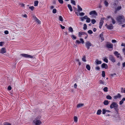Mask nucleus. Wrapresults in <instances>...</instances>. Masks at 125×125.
Masks as SVG:
<instances>
[{"mask_svg": "<svg viewBox=\"0 0 125 125\" xmlns=\"http://www.w3.org/2000/svg\"><path fill=\"white\" fill-rule=\"evenodd\" d=\"M82 60L83 61L86 62V57L85 56H84L82 58Z\"/></svg>", "mask_w": 125, "mask_h": 125, "instance_id": "nucleus-31", "label": "nucleus"}, {"mask_svg": "<svg viewBox=\"0 0 125 125\" xmlns=\"http://www.w3.org/2000/svg\"><path fill=\"white\" fill-rule=\"evenodd\" d=\"M105 72L104 71L102 72V76L103 77H104L105 76Z\"/></svg>", "mask_w": 125, "mask_h": 125, "instance_id": "nucleus-44", "label": "nucleus"}, {"mask_svg": "<svg viewBox=\"0 0 125 125\" xmlns=\"http://www.w3.org/2000/svg\"><path fill=\"white\" fill-rule=\"evenodd\" d=\"M99 83L100 84H104V82L103 81H102L101 80H100L99 81Z\"/></svg>", "mask_w": 125, "mask_h": 125, "instance_id": "nucleus-38", "label": "nucleus"}, {"mask_svg": "<svg viewBox=\"0 0 125 125\" xmlns=\"http://www.w3.org/2000/svg\"><path fill=\"white\" fill-rule=\"evenodd\" d=\"M102 114H105L106 112V110L105 109H103L102 110Z\"/></svg>", "mask_w": 125, "mask_h": 125, "instance_id": "nucleus-39", "label": "nucleus"}, {"mask_svg": "<svg viewBox=\"0 0 125 125\" xmlns=\"http://www.w3.org/2000/svg\"><path fill=\"white\" fill-rule=\"evenodd\" d=\"M104 61L106 63H107L108 62V60L106 58H105L104 59Z\"/></svg>", "mask_w": 125, "mask_h": 125, "instance_id": "nucleus-49", "label": "nucleus"}, {"mask_svg": "<svg viewBox=\"0 0 125 125\" xmlns=\"http://www.w3.org/2000/svg\"><path fill=\"white\" fill-rule=\"evenodd\" d=\"M96 21L95 19H93L91 20V22L93 24H94Z\"/></svg>", "mask_w": 125, "mask_h": 125, "instance_id": "nucleus-43", "label": "nucleus"}, {"mask_svg": "<svg viewBox=\"0 0 125 125\" xmlns=\"http://www.w3.org/2000/svg\"><path fill=\"white\" fill-rule=\"evenodd\" d=\"M116 20L119 24H122L125 22V18L124 15H121L118 16L116 18Z\"/></svg>", "mask_w": 125, "mask_h": 125, "instance_id": "nucleus-1", "label": "nucleus"}, {"mask_svg": "<svg viewBox=\"0 0 125 125\" xmlns=\"http://www.w3.org/2000/svg\"><path fill=\"white\" fill-rule=\"evenodd\" d=\"M125 101V98H124L122 99V100L119 102V104L120 105L122 104Z\"/></svg>", "mask_w": 125, "mask_h": 125, "instance_id": "nucleus-22", "label": "nucleus"}, {"mask_svg": "<svg viewBox=\"0 0 125 125\" xmlns=\"http://www.w3.org/2000/svg\"><path fill=\"white\" fill-rule=\"evenodd\" d=\"M71 38L73 39L74 40L76 39V37L73 34H72L71 36Z\"/></svg>", "mask_w": 125, "mask_h": 125, "instance_id": "nucleus-25", "label": "nucleus"}, {"mask_svg": "<svg viewBox=\"0 0 125 125\" xmlns=\"http://www.w3.org/2000/svg\"><path fill=\"white\" fill-rule=\"evenodd\" d=\"M121 92L123 93H125V88L124 89L123 88H122L121 89Z\"/></svg>", "mask_w": 125, "mask_h": 125, "instance_id": "nucleus-45", "label": "nucleus"}, {"mask_svg": "<svg viewBox=\"0 0 125 125\" xmlns=\"http://www.w3.org/2000/svg\"><path fill=\"white\" fill-rule=\"evenodd\" d=\"M38 3L39 2L38 0L35 1L34 2V6H37Z\"/></svg>", "mask_w": 125, "mask_h": 125, "instance_id": "nucleus-27", "label": "nucleus"}, {"mask_svg": "<svg viewBox=\"0 0 125 125\" xmlns=\"http://www.w3.org/2000/svg\"><path fill=\"white\" fill-rule=\"evenodd\" d=\"M108 100H105L104 102V104L105 105H108Z\"/></svg>", "mask_w": 125, "mask_h": 125, "instance_id": "nucleus-28", "label": "nucleus"}, {"mask_svg": "<svg viewBox=\"0 0 125 125\" xmlns=\"http://www.w3.org/2000/svg\"><path fill=\"white\" fill-rule=\"evenodd\" d=\"M11 89V87L10 86H8V89L9 90H10Z\"/></svg>", "mask_w": 125, "mask_h": 125, "instance_id": "nucleus-53", "label": "nucleus"}, {"mask_svg": "<svg viewBox=\"0 0 125 125\" xmlns=\"http://www.w3.org/2000/svg\"><path fill=\"white\" fill-rule=\"evenodd\" d=\"M77 6L78 11H82L83 10L82 9L79 5H78Z\"/></svg>", "mask_w": 125, "mask_h": 125, "instance_id": "nucleus-23", "label": "nucleus"}, {"mask_svg": "<svg viewBox=\"0 0 125 125\" xmlns=\"http://www.w3.org/2000/svg\"><path fill=\"white\" fill-rule=\"evenodd\" d=\"M106 47L108 48H113V45L111 43L108 42L106 45Z\"/></svg>", "mask_w": 125, "mask_h": 125, "instance_id": "nucleus-7", "label": "nucleus"}, {"mask_svg": "<svg viewBox=\"0 0 125 125\" xmlns=\"http://www.w3.org/2000/svg\"><path fill=\"white\" fill-rule=\"evenodd\" d=\"M83 18L85 19H87L88 18V17L87 16H84L83 17Z\"/></svg>", "mask_w": 125, "mask_h": 125, "instance_id": "nucleus-57", "label": "nucleus"}, {"mask_svg": "<svg viewBox=\"0 0 125 125\" xmlns=\"http://www.w3.org/2000/svg\"><path fill=\"white\" fill-rule=\"evenodd\" d=\"M118 106L117 104L115 102H113L111 104L110 107L111 109L114 108L116 111H118Z\"/></svg>", "mask_w": 125, "mask_h": 125, "instance_id": "nucleus-2", "label": "nucleus"}, {"mask_svg": "<svg viewBox=\"0 0 125 125\" xmlns=\"http://www.w3.org/2000/svg\"><path fill=\"white\" fill-rule=\"evenodd\" d=\"M121 46H125V44L124 43H122L121 44Z\"/></svg>", "mask_w": 125, "mask_h": 125, "instance_id": "nucleus-63", "label": "nucleus"}, {"mask_svg": "<svg viewBox=\"0 0 125 125\" xmlns=\"http://www.w3.org/2000/svg\"><path fill=\"white\" fill-rule=\"evenodd\" d=\"M74 121L76 122L78 120V118L76 116H74Z\"/></svg>", "mask_w": 125, "mask_h": 125, "instance_id": "nucleus-37", "label": "nucleus"}, {"mask_svg": "<svg viewBox=\"0 0 125 125\" xmlns=\"http://www.w3.org/2000/svg\"><path fill=\"white\" fill-rule=\"evenodd\" d=\"M85 34L86 35H87V34L84 32H80L78 33L79 36V37H81L82 35H84Z\"/></svg>", "mask_w": 125, "mask_h": 125, "instance_id": "nucleus-13", "label": "nucleus"}, {"mask_svg": "<svg viewBox=\"0 0 125 125\" xmlns=\"http://www.w3.org/2000/svg\"><path fill=\"white\" fill-rule=\"evenodd\" d=\"M122 66L123 67H125V62L123 63L122 64Z\"/></svg>", "mask_w": 125, "mask_h": 125, "instance_id": "nucleus-61", "label": "nucleus"}, {"mask_svg": "<svg viewBox=\"0 0 125 125\" xmlns=\"http://www.w3.org/2000/svg\"><path fill=\"white\" fill-rule=\"evenodd\" d=\"M101 67L102 68L107 69L108 68V66L107 64L105 63H103L101 65Z\"/></svg>", "mask_w": 125, "mask_h": 125, "instance_id": "nucleus-11", "label": "nucleus"}, {"mask_svg": "<svg viewBox=\"0 0 125 125\" xmlns=\"http://www.w3.org/2000/svg\"><path fill=\"white\" fill-rule=\"evenodd\" d=\"M85 44L86 48L88 49L90 48V47L92 45V44L89 41H87L85 42Z\"/></svg>", "mask_w": 125, "mask_h": 125, "instance_id": "nucleus-5", "label": "nucleus"}, {"mask_svg": "<svg viewBox=\"0 0 125 125\" xmlns=\"http://www.w3.org/2000/svg\"><path fill=\"white\" fill-rule=\"evenodd\" d=\"M4 33L6 34H8L9 33V32L7 31H4Z\"/></svg>", "mask_w": 125, "mask_h": 125, "instance_id": "nucleus-55", "label": "nucleus"}, {"mask_svg": "<svg viewBox=\"0 0 125 125\" xmlns=\"http://www.w3.org/2000/svg\"><path fill=\"white\" fill-rule=\"evenodd\" d=\"M95 69L96 70H98L100 69V68L99 67L97 66V67H95Z\"/></svg>", "mask_w": 125, "mask_h": 125, "instance_id": "nucleus-58", "label": "nucleus"}, {"mask_svg": "<svg viewBox=\"0 0 125 125\" xmlns=\"http://www.w3.org/2000/svg\"><path fill=\"white\" fill-rule=\"evenodd\" d=\"M115 55L116 56L117 58H120L121 57V55L120 53H118L117 51H115L114 53Z\"/></svg>", "mask_w": 125, "mask_h": 125, "instance_id": "nucleus-10", "label": "nucleus"}, {"mask_svg": "<svg viewBox=\"0 0 125 125\" xmlns=\"http://www.w3.org/2000/svg\"><path fill=\"white\" fill-rule=\"evenodd\" d=\"M95 62L97 64H100L102 63V62L101 61H99L98 59L96 60Z\"/></svg>", "mask_w": 125, "mask_h": 125, "instance_id": "nucleus-21", "label": "nucleus"}, {"mask_svg": "<svg viewBox=\"0 0 125 125\" xmlns=\"http://www.w3.org/2000/svg\"><path fill=\"white\" fill-rule=\"evenodd\" d=\"M22 56L25 57L32 58L33 57V56L27 54H21Z\"/></svg>", "mask_w": 125, "mask_h": 125, "instance_id": "nucleus-4", "label": "nucleus"}, {"mask_svg": "<svg viewBox=\"0 0 125 125\" xmlns=\"http://www.w3.org/2000/svg\"><path fill=\"white\" fill-rule=\"evenodd\" d=\"M102 112V111L101 110H98L96 114L97 115H100Z\"/></svg>", "mask_w": 125, "mask_h": 125, "instance_id": "nucleus-29", "label": "nucleus"}, {"mask_svg": "<svg viewBox=\"0 0 125 125\" xmlns=\"http://www.w3.org/2000/svg\"><path fill=\"white\" fill-rule=\"evenodd\" d=\"M122 50L123 52H125V48H123L122 49Z\"/></svg>", "mask_w": 125, "mask_h": 125, "instance_id": "nucleus-64", "label": "nucleus"}, {"mask_svg": "<svg viewBox=\"0 0 125 125\" xmlns=\"http://www.w3.org/2000/svg\"><path fill=\"white\" fill-rule=\"evenodd\" d=\"M4 125H11L8 123L5 122L4 124Z\"/></svg>", "mask_w": 125, "mask_h": 125, "instance_id": "nucleus-50", "label": "nucleus"}, {"mask_svg": "<svg viewBox=\"0 0 125 125\" xmlns=\"http://www.w3.org/2000/svg\"><path fill=\"white\" fill-rule=\"evenodd\" d=\"M89 14L90 15H97V13H96V11L95 10H93L90 12Z\"/></svg>", "mask_w": 125, "mask_h": 125, "instance_id": "nucleus-12", "label": "nucleus"}, {"mask_svg": "<svg viewBox=\"0 0 125 125\" xmlns=\"http://www.w3.org/2000/svg\"><path fill=\"white\" fill-rule=\"evenodd\" d=\"M34 19L35 21L37 22L38 24H40L41 23L40 21L36 17H34Z\"/></svg>", "mask_w": 125, "mask_h": 125, "instance_id": "nucleus-17", "label": "nucleus"}, {"mask_svg": "<svg viewBox=\"0 0 125 125\" xmlns=\"http://www.w3.org/2000/svg\"><path fill=\"white\" fill-rule=\"evenodd\" d=\"M60 27H61V28L62 29H64L65 28V27L64 26H62L61 24L60 25Z\"/></svg>", "mask_w": 125, "mask_h": 125, "instance_id": "nucleus-54", "label": "nucleus"}, {"mask_svg": "<svg viewBox=\"0 0 125 125\" xmlns=\"http://www.w3.org/2000/svg\"><path fill=\"white\" fill-rule=\"evenodd\" d=\"M104 4L105 6L106 7H107L108 5V3L106 0H105L104 2Z\"/></svg>", "mask_w": 125, "mask_h": 125, "instance_id": "nucleus-30", "label": "nucleus"}, {"mask_svg": "<svg viewBox=\"0 0 125 125\" xmlns=\"http://www.w3.org/2000/svg\"><path fill=\"white\" fill-rule=\"evenodd\" d=\"M3 42H0V46H2V44L3 43Z\"/></svg>", "mask_w": 125, "mask_h": 125, "instance_id": "nucleus-62", "label": "nucleus"}, {"mask_svg": "<svg viewBox=\"0 0 125 125\" xmlns=\"http://www.w3.org/2000/svg\"><path fill=\"white\" fill-rule=\"evenodd\" d=\"M88 33L90 34H92L93 33V32L91 30H89L88 31Z\"/></svg>", "mask_w": 125, "mask_h": 125, "instance_id": "nucleus-47", "label": "nucleus"}, {"mask_svg": "<svg viewBox=\"0 0 125 125\" xmlns=\"http://www.w3.org/2000/svg\"><path fill=\"white\" fill-rule=\"evenodd\" d=\"M69 31L71 32H73V30L72 27H70L68 29Z\"/></svg>", "mask_w": 125, "mask_h": 125, "instance_id": "nucleus-26", "label": "nucleus"}, {"mask_svg": "<svg viewBox=\"0 0 125 125\" xmlns=\"http://www.w3.org/2000/svg\"><path fill=\"white\" fill-rule=\"evenodd\" d=\"M107 28L108 29L111 30L113 28V26L112 24H110L107 25Z\"/></svg>", "mask_w": 125, "mask_h": 125, "instance_id": "nucleus-14", "label": "nucleus"}, {"mask_svg": "<svg viewBox=\"0 0 125 125\" xmlns=\"http://www.w3.org/2000/svg\"><path fill=\"white\" fill-rule=\"evenodd\" d=\"M87 28V26L86 24H84L83 25V29L84 30H86Z\"/></svg>", "mask_w": 125, "mask_h": 125, "instance_id": "nucleus-36", "label": "nucleus"}, {"mask_svg": "<svg viewBox=\"0 0 125 125\" xmlns=\"http://www.w3.org/2000/svg\"><path fill=\"white\" fill-rule=\"evenodd\" d=\"M121 97V95L118 94L117 95H115L114 96V98L115 99H117L118 98H119Z\"/></svg>", "mask_w": 125, "mask_h": 125, "instance_id": "nucleus-15", "label": "nucleus"}, {"mask_svg": "<svg viewBox=\"0 0 125 125\" xmlns=\"http://www.w3.org/2000/svg\"><path fill=\"white\" fill-rule=\"evenodd\" d=\"M80 40L81 42H80L79 40H76L75 43L76 44H79L81 43L82 44H83L84 43V42L83 39L81 38L80 39Z\"/></svg>", "mask_w": 125, "mask_h": 125, "instance_id": "nucleus-8", "label": "nucleus"}, {"mask_svg": "<svg viewBox=\"0 0 125 125\" xmlns=\"http://www.w3.org/2000/svg\"><path fill=\"white\" fill-rule=\"evenodd\" d=\"M109 59L113 62H115L116 61L115 57L112 55H110L109 56Z\"/></svg>", "mask_w": 125, "mask_h": 125, "instance_id": "nucleus-6", "label": "nucleus"}, {"mask_svg": "<svg viewBox=\"0 0 125 125\" xmlns=\"http://www.w3.org/2000/svg\"><path fill=\"white\" fill-rule=\"evenodd\" d=\"M84 105V104H78L77 105V107L78 108H79L82 107Z\"/></svg>", "mask_w": 125, "mask_h": 125, "instance_id": "nucleus-19", "label": "nucleus"}, {"mask_svg": "<svg viewBox=\"0 0 125 125\" xmlns=\"http://www.w3.org/2000/svg\"><path fill=\"white\" fill-rule=\"evenodd\" d=\"M91 20L90 19L88 18L86 20V22L88 23H89L90 22Z\"/></svg>", "mask_w": 125, "mask_h": 125, "instance_id": "nucleus-42", "label": "nucleus"}, {"mask_svg": "<svg viewBox=\"0 0 125 125\" xmlns=\"http://www.w3.org/2000/svg\"><path fill=\"white\" fill-rule=\"evenodd\" d=\"M86 67L88 70H90V67L89 65H87L86 66Z\"/></svg>", "mask_w": 125, "mask_h": 125, "instance_id": "nucleus-34", "label": "nucleus"}, {"mask_svg": "<svg viewBox=\"0 0 125 125\" xmlns=\"http://www.w3.org/2000/svg\"><path fill=\"white\" fill-rule=\"evenodd\" d=\"M122 7L121 6H118L115 9L116 11L119 10L121 9Z\"/></svg>", "mask_w": 125, "mask_h": 125, "instance_id": "nucleus-24", "label": "nucleus"}, {"mask_svg": "<svg viewBox=\"0 0 125 125\" xmlns=\"http://www.w3.org/2000/svg\"><path fill=\"white\" fill-rule=\"evenodd\" d=\"M56 12V9H54L52 10V12L53 13H55Z\"/></svg>", "mask_w": 125, "mask_h": 125, "instance_id": "nucleus-51", "label": "nucleus"}, {"mask_svg": "<svg viewBox=\"0 0 125 125\" xmlns=\"http://www.w3.org/2000/svg\"><path fill=\"white\" fill-rule=\"evenodd\" d=\"M68 7L69 9L71 11H73V9L71 5L69 4H68Z\"/></svg>", "mask_w": 125, "mask_h": 125, "instance_id": "nucleus-20", "label": "nucleus"}, {"mask_svg": "<svg viewBox=\"0 0 125 125\" xmlns=\"http://www.w3.org/2000/svg\"><path fill=\"white\" fill-rule=\"evenodd\" d=\"M59 20L61 21H63V18L61 16H59Z\"/></svg>", "mask_w": 125, "mask_h": 125, "instance_id": "nucleus-32", "label": "nucleus"}, {"mask_svg": "<svg viewBox=\"0 0 125 125\" xmlns=\"http://www.w3.org/2000/svg\"><path fill=\"white\" fill-rule=\"evenodd\" d=\"M103 33L102 32V33L100 35V37L101 38L102 41L104 40V38L103 37Z\"/></svg>", "mask_w": 125, "mask_h": 125, "instance_id": "nucleus-18", "label": "nucleus"}, {"mask_svg": "<svg viewBox=\"0 0 125 125\" xmlns=\"http://www.w3.org/2000/svg\"><path fill=\"white\" fill-rule=\"evenodd\" d=\"M80 19H81V21H83L84 20V19L83 18V17H82L80 18Z\"/></svg>", "mask_w": 125, "mask_h": 125, "instance_id": "nucleus-60", "label": "nucleus"}, {"mask_svg": "<svg viewBox=\"0 0 125 125\" xmlns=\"http://www.w3.org/2000/svg\"><path fill=\"white\" fill-rule=\"evenodd\" d=\"M106 98L107 99L110 100L111 99L112 97L110 95H108L106 96Z\"/></svg>", "mask_w": 125, "mask_h": 125, "instance_id": "nucleus-33", "label": "nucleus"}, {"mask_svg": "<svg viewBox=\"0 0 125 125\" xmlns=\"http://www.w3.org/2000/svg\"><path fill=\"white\" fill-rule=\"evenodd\" d=\"M104 19L103 18H102L101 19L100 21V22L99 23V28L101 29V28L102 27V26L103 25L104 23Z\"/></svg>", "mask_w": 125, "mask_h": 125, "instance_id": "nucleus-9", "label": "nucleus"}, {"mask_svg": "<svg viewBox=\"0 0 125 125\" xmlns=\"http://www.w3.org/2000/svg\"><path fill=\"white\" fill-rule=\"evenodd\" d=\"M33 123L35 125H40L42 122L38 118H36L33 120Z\"/></svg>", "mask_w": 125, "mask_h": 125, "instance_id": "nucleus-3", "label": "nucleus"}, {"mask_svg": "<svg viewBox=\"0 0 125 125\" xmlns=\"http://www.w3.org/2000/svg\"><path fill=\"white\" fill-rule=\"evenodd\" d=\"M84 13L83 12L80 13L79 14V15L81 16H83L84 15Z\"/></svg>", "mask_w": 125, "mask_h": 125, "instance_id": "nucleus-48", "label": "nucleus"}, {"mask_svg": "<svg viewBox=\"0 0 125 125\" xmlns=\"http://www.w3.org/2000/svg\"><path fill=\"white\" fill-rule=\"evenodd\" d=\"M74 87L75 88H77V85L76 83H75L74 84Z\"/></svg>", "mask_w": 125, "mask_h": 125, "instance_id": "nucleus-59", "label": "nucleus"}, {"mask_svg": "<svg viewBox=\"0 0 125 125\" xmlns=\"http://www.w3.org/2000/svg\"><path fill=\"white\" fill-rule=\"evenodd\" d=\"M116 41L115 40H112V42L113 43H115L116 42Z\"/></svg>", "mask_w": 125, "mask_h": 125, "instance_id": "nucleus-56", "label": "nucleus"}, {"mask_svg": "<svg viewBox=\"0 0 125 125\" xmlns=\"http://www.w3.org/2000/svg\"><path fill=\"white\" fill-rule=\"evenodd\" d=\"M6 50L4 48H1V53L2 54H3L6 52Z\"/></svg>", "mask_w": 125, "mask_h": 125, "instance_id": "nucleus-16", "label": "nucleus"}, {"mask_svg": "<svg viewBox=\"0 0 125 125\" xmlns=\"http://www.w3.org/2000/svg\"><path fill=\"white\" fill-rule=\"evenodd\" d=\"M104 91L105 92H107L108 91V88L107 87H105L103 89Z\"/></svg>", "mask_w": 125, "mask_h": 125, "instance_id": "nucleus-40", "label": "nucleus"}, {"mask_svg": "<svg viewBox=\"0 0 125 125\" xmlns=\"http://www.w3.org/2000/svg\"><path fill=\"white\" fill-rule=\"evenodd\" d=\"M29 9H31V10H33L34 9V7L33 6H31L29 7Z\"/></svg>", "mask_w": 125, "mask_h": 125, "instance_id": "nucleus-46", "label": "nucleus"}, {"mask_svg": "<svg viewBox=\"0 0 125 125\" xmlns=\"http://www.w3.org/2000/svg\"><path fill=\"white\" fill-rule=\"evenodd\" d=\"M59 2L61 4H62L63 3V0H58Z\"/></svg>", "mask_w": 125, "mask_h": 125, "instance_id": "nucleus-52", "label": "nucleus"}, {"mask_svg": "<svg viewBox=\"0 0 125 125\" xmlns=\"http://www.w3.org/2000/svg\"><path fill=\"white\" fill-rule=\"evenodd\" d=\"M71 3L74 5H76L75 2L74 0H71Z\"/></svg>", "mask_w": 125, "mask_h": 125, "instance_id": "nucleus-35", "label": "nucleus"}, {"mask_svg": "<svg viewBox=\"0 0 125 125\" xmlns=\"http://www.w3.org/2000/svg\"><path fill=\"white\" fill-rule=\"evenodd\" d=\"M111 20H112V23L113 24H115V20H114V19L113 18H111Z\"/></svg>", "mask_w": 125, "mask_h": 125, "instance_id": "nucleus-41", "label": "nucleus"}]
</instances>
